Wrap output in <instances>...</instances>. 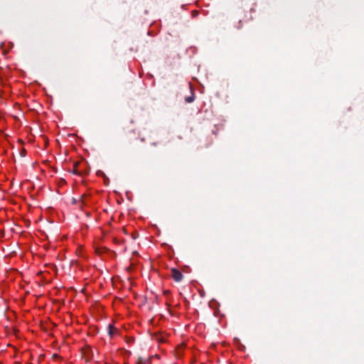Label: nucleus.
Instances as JSON below:
<instances>
[{"instance_id": "f257e3e1", "label": "nucleus", "mask_w": 364, "mask_h": 364, "mask_svg": "<svg viewBox=\"0 0 364 364\" xmlns=\"http://www.w3.org/2000/svg\"><path fill=\"white\" fill-rule=\"evenodd\" d=\"M171 276L175 282H180L183 278L182 273L177 269L173 268L171 269Z\"/></svg>"}, {"instance_id": "f03ea898", "label": "nucleus", "mask_w": 364, "mask_h": 364, "mask_svg": "<svg viewBox=\"0 0 364 364\" xmlns=\"http://www.w3.org/2000/svg\"><path fill=\"white\" fill-rule=\"evenodd\" d=\"M117 331V329L112 325L108 326V333L110 337H112Z\"/></svg>"}, {"instance_id": "7ed1b4c3", "label": "nucleus", "mask_w": 364, "mask_h": 364, "mask_svg": "<svg viewBox=\"0 0 364 364\" xmlns=\"http://www.w3.org/2000/svg\"><path fill=\"white\" fill-rule=\"evenodd\" d=\"M194 99H195L194 94L192 92L191 96L185 98V101L187 103H191L194 101Z\"/></svg>"}, {"instance_id": "20e7f679", "label": "nucleus", "mask_w": 364, "mask_h": 364, "mask_svg": "<svg viewBox=\"0 0 364 364\" xmlns=\"http://www.w3.org/2000/svg\"><path fill=\"white\" fill-rule=\"evenodd\" d=\"M145 362H146V361H145V360H144L143 358L139 357V358H138V361H137V363H136V364H145Z\"/></svg>"}, {"instance_id": "39448f33", "label": "nucleus", "mask_w": 364, "mask_h": 364, "mask_svg": "<svg viewBox=\"0 0 364 364\" xmlns=\"http://www.w3.org/2000/svg\"><path fill=\"white\" fill-rule=\"evenodd\" d=\"M25 153H26V151L25 150H22L21 154V156H25Z\"/></svg>"}, {"instance_id": "423d86ee", "label": "nucleus", "mask_w": 364, "mask_h": 364, "mask_svg": "<svg viewBox=\"0 0 364 364\" xmlns=\"http://www.w3.org/2000/svg\"><path fill=\"white\" fill-rule=\"evenodd\" d=\"M72 172H73V173H77V171L76 169H73V170L72 171Z\"/></svg>"}, {"instance_id": "0eeeda50", "label": "nucleus", "mask_w": 364, "mask_h": 364, "mask_svg": "<svg viewBox=\"0 0 364 364\" xmlns=\"http://www.w3.org/2000/svg\"><path fill=\"white\" fill-rule=\"evenodd\" d=\"M75 202H76L75 199H74V198H73V203H75Z\"/></svg>"}, {"instance_id": "6e6552de", "label": "nucleus", "mask_w": 364, "mask_h": 364, "mask_svg": "<svg viewBox=\"0 0 364 364\" xmlns=\"http://www.w3.org/2000/svg\"><path fill=\"white\" fill-rule=\"evenodd\" d=\"M168 292H169V291H165L164 293H165L166 294H168Z\"/></svg>"}]
</instances>
